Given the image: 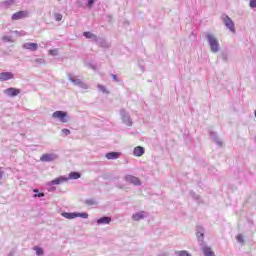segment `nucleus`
I'll use <instances>...</instances> for the list:
<instances>
[{"mask_svg":"<svg viewBox=\"0 0 256 256\" xmlns=\"http://www.w3.org/2000/svg\"><path fill=\"white\" fill-rule=\"evenodd\" d=\"M206 40L210 47L211 53H219L221 51V45L219 44V39L216 38L212 33L206 34Z\"/></svg>","mask_w":256,"mask_h":256,"instance_id":"1","label":"nucleus"},{"mask_svg":"<svg viewBox=\"0 0 256 256\" xmlns=\"http://www.w3.org/2000/svg\"><path fill=\"white\" fill-rule=\"evenodd\" d=\"M52 119H56V121H60V123H69V113L57 110L52 113Z\"/></svg>","mask_w":256,"mask_h":256,"instance_id":"2","label":"nucleus"},{"mask_svg":"<svg viewBox=\"0 0 256 256\" xmlns=\"http://www.w3.org/2000/svg\"><path fill=\"white\" fill-rule=\"evenodd\" d=\"M120 117L124 125H126L127 127H133V119H131V115L129 114V112H127V110L121 109Z\"/></svg>","mask_w":256,"mask_h":256,"instance_id":"3","label":"nucleus"},{"mask_svg":"<svg viewBox=\"0 0 256 256\" xmlns=\"http://www.w3.org/2000/svg\"><path fill=\"white\" fill-rule=\"evenodd\" d=\"M62 217H65V219H77V217H82V219H88L89 214L87 213H77V212H63Z\"/></svg>","mask_w":256,"mask_h":256,"instance_id":"4","label":"nucleus"},{"mask_svg":"<svg viewBox=\"0 0 256 256\" xmlns=\"http://www.w3.org/2000/svg\"><path fill=\"white\" fill-rule=\"evenodd\" d=\"M222 21H223L225 27H227V29H229V31H231V33H235V23L233 22L231 17H229L228 15H223Z\"/></svg>","mask_w":256,"mask_h":256,"instance_id":"5","label":"nucleus"},{"mask_svg":"<svg viewBox=\"0 0 256 256\" xmlns=\"http://www.w3.org/2000/svg\"><path fill=\"white\" fill-rule=\"evenodd\" d=\"M57 159H59V155L55 153H46L40 157L42 163H50L51 161H57Z\"/></svg>","mask_w":256,"mask_h":256,"instance_id":"6","label":"nucleus"},{"mask_svg":"<svg viewBox=\"0 0 256 256\" xmlns=\"http://www.w3.org/2000/svg\"><path fill=\"white\" fill-rule=\"evenodd\" d=\"M26 17H29V11H18L14 13L11 17L12 21H19V19H26Z\"/></svg>","mask_w":256,"mask_h":256,"instance_id":"7","label":"nucleus"},{"mask_svg":"<svg viewBox=\"0 0 256 256\" xmlns=\"http://www.w3.org/2000/svg\"><path fill=\"white\" fill-rule=\"evenodd\" d=\"M125 181H126V183H130L131 185H135V186L141 185V179H139L133 175L125 176Z\"/></svg>","mask_w":256,"mask_h":256,"instance_id":"8","label":"nucleus"},{"mask_svg":"<svg viewBox=\"0 0 256 256\" xmlns=\"http://www.w3.org/2000/svg\"><path fill=\"white\" fill-rule=\"evenodd\" d=\"M5 95L8 97H17L21 93V89L19 88H7L4 90Z\"/></svg>","mask_w":256,"mask_h":256,"instance_id":"9","label":"nucleus"},{"mask_svg":"<svg viewBox=\"0 0 256 256\" xmlns=\"http://www.w3.org/2000/svg\"><path fill=\"white\" fill-rule=\"evenodd\" d=\"M67 181H69V178H67V176H60L48 182V185H61L62 183H67Z\"/></svg>","mask_w":256,"mask_h":256,"instance_id":"10","label":"nucleus"},{"mask_svg":"<svg viewBox=\"0 0 256 256\" xmlns=\"http://www.w3.org/2000/svg\"><path fill=\"white\" fill-rule=\"evenodd\" d=\"M11 79H15V74L13 72H1L0 73V81H9Z\"/></svg>","mask_w":256,"mask_h":256,"instance_id":"11","label":"nucleus"},{"mask_svg":"<svg viewBox=\"0 0 256 256\" xmlns=\"http://www.w3.org/2000/svg\"><path fill=\"white\" fill-rule=\"evenodd\" d=\"M23 49H27L28 51H37L39 49V44L26 42L23 44Z\"/></svg>","mask_w":256,"mask_h":256,"instance_id":"12","label":"nucleus"},{"mask_svg":"<svg viewBox=\"0 0 256 256\" xmlns=\"http://www.w3.org/2000/svg\"><path fill=\"white\" fill-rule=\"evenodd\" d=\"M196 237L200 243H203V239H205V230L201 226H198L196 229Z\"/></svg>","mask_w":256,"mask_h":256,"instance_id":"13","label":"nucleus"},{"mask_svg":"<svg viewBox=\"0 0 256 256\" xmlns=\"http://www.w3.org/2000/svg\"><path fill=\"white\" fill-rule=\"evenodd\" d=\"M133 155L134 157H143V155H145V148L141 146L135 147L133 150Z\"/></svg>","mask_w":256,"mask_h":256,"instance_id":"14","label":"nucleus"},{"mask_svg":"<svg viewBox=\"0 0 256 256\" xmlns=\"http://www.w3.org/2000/svg\"><path fill=\"white\" fill-rule=\"evenodd\" d=\"M111 223V217L104 216L97 220V225H109Z\"/></svg>","mask_w":256,"mask_h":256,"instance_id":"15","label":"nucleus"},{"mask_svg":"<svg viewBox=\"0 0 256 256\" xmlns=\"http://www.w3.org/2000/svg\"><path fill=\"white\" fill-rule=\"evenodd\" d=\"M68 79H69V81H71V83H73L77 87H79V85H81L82 80L77 78V76H73L72 74H68Z\"/></svg>","mask_w":256,"mask_h":256,"instance_id":"16","label":"nucleus"},{"mask_svg":"<svg viewBox=\"0 0 256 256\" xmlns=\"http://www.w3.org/2000/svg\"><path fill=\"white\" fill-rule=\"evenodd\" d=\"M105 157L108 160H115V159H119V157H121V153H119V152H110V153H107L105 155Z\"/></svg>","mask_w":256,"mask_h":256,"instance_id":"17","label":"nucleus"},{"mask_svg":"<svg viewBox=\"0 0 256 256\" xmlns=\"http://www.w3.org/2000/svg\"><path fill=\"white\" fill-rule=\"evenodd\" d=\"M133 221H141V219H145V211H140L132 215Z\"/></svg>","mask_w":256,"mask_h":256,"instance_id":"18","label":"nucleus"},{"mask_svg":"<svg viewBox=\"0 0 256 256\" xmlns=\"http://www.w3.org/2000/svg\"><path fill=\"white\" fill-rule=\"evenodd\" d=\"M201 250L203 251L205 256H215V252L209 246H202Z\"/></svg>","mask_w":256,"mask_h":256,"instance_id":"19","label":"nucleus"},{"mask_svg":"<svg viewBox=\"0 0 256 256\" xmlns=\"http://www.w3.org/2000/svg\"><path fill=\"white\" fill-rule=\"evenodd\" d=\"M83 35L86 39H91V41H97V35L93 34L92 32H84Z\"/></svg>","mask_w":256,"mask_h":256,"instance_id":"20","label":"nucleus"},{"mask_svg":"<svg viewBox=\"0 0 256 256\" xmlns=\"http://www.w3.org/2000/svg\"><path fill=\"white\" fill-rule=\"evenodd\" d=\"M81 178V174H79V172H71L69 174V177H67L68 181L70 179H80Z\"/></svg>","mask_w":256,"mask_h":256,"instance_id":"21","label":"nucleus"},{"mask_svg":"<svg viewBox=\"0 0 256 256\" xmlns=\"http://www.w3.org/2000/svg\"><path fill=\"white\" fill-rule=\"evenodd\" d=\"M99 91H101V93H104L105 95H109V90H107V88H105V86L98 84L97 85Z\"/></svg>","mask_w":256,"mask_h":256,"instance_id":"22","label":"nucleus"},{"mask_svg":"<svg viewBox=\"0 0 256 256\" xmlns=\"http://www.w3.org/2000/svg\"><path fill=\"white\" fill-rule=\"evenodd\" d=\"M2 41H4V43H13V37L12 36H2Z\"/></svg>","mask_w":256,"mask_h":256,"instance_id":"23","label":"nucleus"},{"mask_svg":"<svg viewBox=\"0 0 256 256\" xmlns=\"http://www.w3.org/2000/svg\"><path fill=\"white\" fill-rule=\"evenodd\" d=\"M49 55H52V57H57L59 56V49H52L48 51Z\"/></svg>","mask_w":256,"mask_h":256,"instance_id":"24","label":"nucleus"},{"mask_svg":"<svg viewBox=\"0 0 256 256\" xmlns=\"http://www.w3.org/2000/svg\"><path fill=\"white\" fill-rule=\"evenodd\" d=\"M16 3H17V0H6V1L4 2V5H5L6 7H11V5H16Z\"/></svg>","mask_w":256,"mask_h":256,"instance_id":"25","label":"nucleus"},{"mask_svg":"<svg viewBox=\"0 0 256 256\" xmlns=\"http://www.w3.org/2000/svg\"><path fill=\"white\" fill-rule=\"evenodd\" d=\"M34 251H36V255L38 256H43L44 255V251H43V248H40V247H35L34 248Z\"/></svg>","mask_w":256,"mask_h":256,"instance_id":"26","label":"nucleus"},{"mask_svg":"<svg viewBox=\"0 0 256 256\" xmlns=\"http://www.w3.org/2000/svg\"><path fill=\"white\" fill-rule=\"evenodd\" d=\"M34 63H36L37 65H45V59L43 58H37L34 60Z\"/></svg>","mask_w":256,"mask_h":256,"instance_id":"27","label":"nucleus"},{"mask_svg":"<svg viewBox=\"0 0 256 256\" xmlns=\"http://www.w3.org/2000/svg\"><path fill=\"white\" fill-rule=\"evenodd\" d=\"M34 193H37V194H34L35 199H36V197H45V193H43V192L39 193L38 189H34Z\"/></svg>","mask_w":256,"mask_h":256,"instance_id":"28","label":"nucleus"},{"mask_svg":"<svg viewBox=\"0 0 256 256\" xmlns=\"http://www.w3.org/2000/svg\"><path fill=\"white\" fill-rule=\"evenodd\" d=\"M78 87H80V89H84V90L89 89V85H87L85 82H83V80H82V82H80Z\"/></svg>","mask_w":256,"mask_h":256,"instance_id":"29","label":"nucleus"},{"mask_svg":"<svg viewBox=\"0 0 256 256\" xmlns=\"http://www.w3.org/2000/svg\"><path fill=\"white\" fill-rule=\"evenodd\" d=\"M236 241H238V243H245V239L243 238L242 234H238L236 236Z\"/></svg>","mask_w":256,"mask_h":256,"instance_id":"30","label":"nucleus"},{"mask_svg":"<svg viewBox=\"0 0 256 256\" xmlns=\"http://www.w3.org/2000/svg\"><path fill=\"white\" fill-rule=\"evenodd\" d=\"M54 19L55 21H62L63 15H61L60 13H56L54 14Z\"/></svg>","mask_w":256,"mask_h":256,"instance_id":"31","label":"nucleus"},{"mask_svg":"<svg viewBox=\"0 0 256 256\" xmlns=\"http://www.w3.org/2000/svg\"><path fill=\"white\" fill-rule=\"evenodd\" d=\"M249 7H251V9H256V0H250Z\"/></svg>","mask_w":256,"mask_h":256,"instance_id":"32","label":"nucleus"},{"mask_svg":"<svg viewBox=\"0 0 256 256\" xmlns=\"http://www.w3.org/2000/svg\"><path fill=\"white\" fill-rule=\"evenodd\" d=\"M61 133H63V135H71V130L67 129V128H64L61 130Z\"/></svg>","mask_w":256,"mask_h":256,"instance_id":"33","label":"nucleus"},{"mask_svg":"<svg viewBox=\"0 0 256 256\" xmlns=\"http://www.w3.org/2000/svg\"><path fill=\"white\" fill-rule=\"evenodd\" d=\"M214 141L216 143V145H219V147H221V145H223V142H221V140L214 138Z\"/></svg>","mask_w":256,"mask_h":256,"instance_id":"34","label":"nucleus"},{"mask_svg":"<svg viewBox=\"0 0 256 256\" xmlns=\"http://www.w3.org/2000/svg\"><path fill=\"white\" fill-rule=\"evenodd\" d=\"M93 3H95V0H88V7H93Z\"/></svg>","mask_w":256,"mask_h":256,"instance_id":"35","label":"nucleus"},{"mask_svg":"<svg viewBox=\"0 0 256 256\" xmlns=\"http://www.w3.org/2000/svg\"><path fill=\"white\" fill-rule=\"evenodd\" d=\"M86 203H87L88 205H93V200H87Z\"/></svg>","mask_w":256,"mask_h":256,"instance_id":"36","label":"nucleus"},{"mask_svg":"<svg viewBox=\"0 0 256 256\" xmlns=\"http://www.w3.org/2000/svg\"><path fill=\"white\" fill-rule=\"evenodd\" d=\"M3 175H4L3 170L0 169V179H3Z\"/></svg>","mask_w":256,"mask_h":256,"instance_id":"37","label":"nucleus"},{"mask_svg":"<svg viewBox=\"0 0 256 256\" xmlns=\"http://www.w3.org/2000/svg\"><path fill=\"white\" fill-rule=\"evenodd\" d=\"M16 35H25V33L23 32H18V31H15Z\"/></svg>","mask_w":256,"mask_h":256,"instance_id":"38","label":"nucleus"},{"mask_svg":"<svg viewBox=\"0 0 256 256\" xmlns=\"http://www.w3.org/2000/svg\"><path fill=\"white\" fill-rule=\"evenodd\" d=\"M112 79H113L114 81H117V75L112 74Z\"/></svg>","mask_w":256,"mask_h":256,"instance_id":"39","label":"nucleus"},{"mask_svg":"<svg viewBox=\"0 0 256 256\" xmlns=\"http://www.w3.org/2000/svg\"><path fill=\"white\" fill-rule=\"evenodd\" d=\"M192 196L194 197V199H199V195L197 194H192Z\"/></svg>","mask_w":256,"mask_h":256,"instance_id":"40","label":"nucleus"},{"mask_svg":"<svg viewBox=\"0 0 256 256\" xmlns=\"http://www.w3.org/2000/svg\"><path fill=\"white\" fill-rule=\"evenodd\" d=\"M105 47H109V44H106Z\"/></svg>","mask_w":256,"mask_h":256,"instance_id":"41","label":"nucleus"},{"mask_svg":"<svg viewBox=\"0 0 256 256\" xmlns=\"http://www.w3.org/2000/svg\"><path fill=\"white\" fill-rule=\"evenodd\" d=\"M9 256H11V254H9Z\"/></svg>","mask_w":256,"mask_h":256,"instance_id":"42","label":"nucleus"}]
</instances>
